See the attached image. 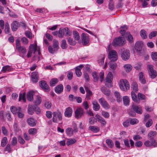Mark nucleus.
I'll return each instance as SVG.
<instances>
[{"instance_id":"46","label":"nucleus","mask_w":157,"mask_h":157,"mask_svg":"<svg viewBox=\"0 0 157 157\" xmlns=\"http://www.w3.org/2000/svg\"><path fill=\"white\" fill-rule=\"evenodd\" d=\"M76 140L75 139H68L67 140L66 144L67 146H69L71 144H73L75 143L76 142Z\"/></svg>"},{"instance_id":"12","label":"nucleus","mask_w":157,"mask_h":157,"mask_svg":"<svg viewBox=\"0 0 157 157\" xmlns=\"http://www.w3.org/2000/svg\"><path fill=\"white\" fill-rule=\"evenodd\" d=\"M143 45V43L140 41L137 42L135 44V48L139 54H141L143 51L142 49Z\"/></svg>"},{"instance_id":"26","label":"nucleus","mask_w":157,"mask_h":157,"mask_svg":"<svg viewBox=\"0 0 157 157\" xmlns=\"http://www.w3.org/2000/svg\"><path fill=\"white\" fill-rule=\"evenodd\" d=\"M156 135V132L155 131H151L148 134V136L150 140L154 139V138Z\"/></svg>"},{"instance_id":"36","label":"nucleus","mask_w":157,"mask_h":157,"mask_svg":"<svg viewBox=\"0 0 157 157\" xmlns=\"http://www.w3.org/2000/svg\"><path fill=\"white\" fill-rule=\"evenodd\" d=\"M67 41L68 43L71 45H75L76 44V42L70 37L67 38Z\"/></svg>"},{"instance_id":"61","label":"nucleus","mask_w":157,"mask_h":157,"mask_svg":"<svg viewBox=\"0 0 157 157\" xmlns=\"http://www.w3.org/2000/svg\"><path fill=\"white\" fill-rule=\"evenodd\" d=\"M137 96L138 98V99L140 101V100H144L146 98L145 96L144 95L140 93L138 94Z\"/></svg>"},{"instance_id":"38","label":"nucleus","mask_w":157,"mask_h":157,"mask_svg":"<svg viewBox=\"0 0 157 157\" xmlns=\"http://www.w3.org/2000/svg\"><path fill=\"white\" fill-rule=\"evenodd\" d=\"M123 101L124 105H129V97L127 96H124L123 98Z\"/></svg>"},{"instance_id":"64","label":"nucleus","mask_w":157,"mask_h":157,"mask_svg":"<svg viewBox=\"0 0 157 157\" xmlns=\"http://www.w3.org/2000/svg\"><path fill=\"white\" fill-rule=\"evenodd\" d=\"M2 132L3 134L5 136H7L8 134V132L6 128L4 126H3L2 127Z\"/></svg>"},{"instance_id":"7","label":"nucleus","mask_w":157,"mask_h":157,"mask_svg":"<svg viewBox=\"0 0 157 157\" xmlns=\"http://www.w3.org/2000/svg\"><path fill=\"white\" fill-rule=\"evenodd\" d=\"M37 51L36 46H35L33 44H31L29 47V49L27 56L28 58L30 57L33 52L34 53Z\"/></svg>"},{"instance_id":"57","label":"nucleus","mask_w":157,"mask_h":157,"mask_svg":"<svg viewBox=\"0 0 157 157\" xmlns=\"http://www.w3.org/2000/svg\"><path fill=\"white\" fill-rule=\"evenodd\" d=\"M48 49L49 52L51 53H54L57 51L55 48H53L51 46L48 47Z\"/></svg>"},{"instance_id":"31","label":"nucleus","mask_w":157,"mask_h":157,"mask_svg":"<svg viewBox=\"0 0 157 157\" xmlns=\"http://www.w3.org/2000/svg\"><path fill=\"white\" fill-rule=\"evenodd\" d=\"M131 88L133 92H137L138 90L137 84L136 82H133L131 86Z\"/></svg>"},{"instance_id":"20","label":"nucleus","mask_w":157,"mask_h":157,"mask_svg":"<svg viewBox=\"0 0 157 157\" xmlns=\"http://www.w3.org/2000/svg\"><path fill=\"white\" fill-rule=\"evenodd\" d=\"M109 66L111 70L114 73L115 70L117 67V65L116 63H114L113 61H111L109 63Z\"/></svg>"},{"instance_id":"54","label":"nucleus","mask_w":157,"mask_h":157,"mask_svg":"<svg viewBox=\"0 0 157 157\" xmlns=\"http://www.w3.org/2000/svg\"><path fill=\"white\" fill-rule=\"evenodd\" d=\"M66 132L67 134L70 136H71L73 134V130L71 128H67L66 129Z\"/></svg>"},{"instance_id":"58","label":"nucleus","mask_w":157,"mask_h":157,"mask_svg":"<svg viewBox=\"0 0 157 157\" xmlns=\"http://www.w3.org/2000/svg\"><path fill=\"white\" fill-rule=\"evenodd\" d=\"M10 29L9 24L7 22L5 24V33L7 34L9 33V32Z\"/></svg>"},{"instance_id":"2","label":"nucleus","mask_w":157,"mask_h":157,"mask_svg":"<svg viewBox=\"0 0 157 157\" xmlns=\"http://www.w3.org/2000/svg\"><path fill=\"white\" fill-rule=\"evenodd\" d=\"M119 84L120 89L122 90L126 91L130 88L128 81L125 79L120 80Z\"/></svg>"},{"instance_id":"40","label":"nucleus","mask_w":157,"mask_h":157,"mask_svg":"<svg viewBox=\"0 0 157 157\" xmlns=\"http://www.w3.org/2000/svg\"><path fill=\"white\" fill-rule=\"evenodd\" d=\"M25 93H24L23 94H20L19 96V101H20L22 100L24 102H26V100L25 98Z\"/></svg>"},{"instance_id":"35","label":"nucleus","mask_w":157,"mask_h":157,"mask_svg":"<svg viewBox=\"0 0 157 157\" xmlns=\"http://www.w3.org/2000/svg\"><path fill=\"white\" fill-rule=\"evenodd\" d=\"M105 141L106 143L109 147L112 148L113 146V143L111 140L108 139H106Z\"/></svg>"},{"instance_id":"15","label":"nucleus","mask_w":157,"mask_h":157,"mask_svg":"<svg viewBox=\"0 0 157 157\" xmlns=\"http://www.w3.org/2000/svg\"><path fill=\"white\" fill-rule=\"evenodd\" d=\"M31 78L32 82L34 83L37 82L38 80V75L36 72H33L31 74Z\"/></svg>"},{"instance_id":"10","label":"nucleus","mask_w":157,"mask_h":157,"mask_svg":"<svg viewBox=\"0 0 157 157\" xmlns=\"http://www.w3.org/2000/svg\"><path fill=\"white\" fill-rule=\"evenodd\" d=\"M75 113V118L77 119L80 118L83 115V109L81 108H78L76 110Z\"/></svg>"},{"instance_id":"51","label":"nucleus","mask_w":157,"mask_h":157,"mask_svg":"<svg viewBox=\"0 0 157 157\" xmlns=\"http://www.w3.org/2000/svg\"><path fill=\"white\" fill-rule=\"evenodd\" d=\"M140 35L142 38L143 39H146L147 37V36L146 35V32L144 30H142L140 31Z\"/></svg>"},{"instance_id":"49","label":"nucleus","mask_w":157,"mask_h":157,"mask_svg":"<svg viewBox=\"0 0 157 157\" xmlns=\"http://www.w3.org/2000/svg\"><path fill=\"white\" fill-rule=\"evenodd\" d=\"M58 82V80L56 78H54L51 79L50 82V85L51 86H54Z\"/></svg>"},{"instance_id":"47","label":"nucleus","mask_w":157,"mask_h":157,"mask_svg":"<svg viewBox=\"0 0 157 157\" xmlns=\"http://www.w3.org/2000/svg\"><path fill=\"white\" fill-rule=\"evenodd\" d=\"M61 47L63 49H65L67 48V44L66 43V41L65 39L62 40L61 45Z\"/></svg>"},{"instance_id":"48","label":"nucleus","mask_w":157,"mask_h":157,"mask_svg":"<svg viewBox=\"0 0 157 157\" xmlns=\"http://www.w3.org/2000/svg\"><path fill=\"white\" fill-rule=\"evenodd\" d=\"M130 123L132 125H134L138 123L139 121L136 118H130L129 119Z\"/></svg>"},{"instance_id":"60","label":"nucleus","mask_w":157,"mask_h":157,"mask_svg":"<svg viewBox=\"0 0 157 157\" xmlns=\"http://www.w3.org/2000/svg\"><path fill=\"white\" fill-rule=\"evenodd\" d=\"M25 36L29 38L32 39V33L29 31H26L25 32Z\"/></svg>"},{"instance_id":"42","label":"nucleus","mask_w":157,"mask_h":157,"mask_svg":"<svg viewBox=\"0 0 157 157\" xmlns=\"http://www.w3.org/2000/svg\"><path fill=\"white\" fill-rule=\"evenodd\" d=\"M120 29H121L120 31V33L122 35V36H123L124 35L126 32V30L127 29L126 26L124 25L121 27Z\"/></svg>"},{"instance_id":"22","label":"nucleus","mask_w":157,"mask_h":157,"mask_svg":"<svg viewBox=\"0 0 157 157\" xmlns=\"http://www.w3.org/2000/svg\"><path fill=\"white\" fill-rule=\"evenodd\" d=\"M19 27V24L18 22L16 21H14L13 22L11 25V28L13 31H16Z\"/></svg>"},{"instance_id":"24","label":"nucleus","mask_w":157,"mask_h":157,"mask_svg":"<svg viewBox=\"0 0 157 157\" xmlns=\"http://www.w3.org/2000/svg\"><path fill=\"white\" fill-rule=\"evenodd\" d=\"M139 78L142 84H144L146 83V80L144 76L143 73L142 72H140L139 74Z\"/></svg>"},{"instance_id":"53","label":"nucleus","mask_w":157,"mask_h":157,"mask_svg":"<svg viewBox=\"0 0 157 157\" xmlns=\"http://www.w3.org/2000/svg\"><path fill=\"white\" fill-rule=\"evenodd\" d=\"M29 133L30 135H34L37 132V130L36 128H31L29 129Z\"/></svg>"},{"instance_id":"34","label":"nucleus","mask_w":157,"mask_h":157,"mask_svg":"<svg viewBox=\"0 0 157 157\" xmlns=\"http://www.w3.org/2000/svg\"><path fill=\"white\" fill-rule=\"evenodd\" d=\"M64 34L66 36H70L72 34V33L68 28L66 27L63 29Z\"/></svg>"},{"instance_id":"17","label":"nucleus","mask_w":157,"mask_h":157,"mask_svg":"<svg viewBox=\"0 0 157 157\" xmlns=\"http://www.w3.org/2000/svg\"><path fill=\"white\" fill-rule=\"evenodd\" d=\"M72 110L71 108L68 107L67 108L64 113L65 117H71L72 116Z\"/></svg>"},{"instance_id":"39","label":"nucleus","mask_w":157,"mask_h":157,"mask_svg":"<svg viewBox=\"0 0 157 157\" xmlns=\"http://www.w3.org/2000/svg\"><path fill=\"white\" fill-rule=\"evenodd\" d=\"M53 47L56 50H58L59 48V43L58 40H54L53 41Z\"/></svg>"},{"instance_id":"59","label":"nucleus","mask_w":157,"mask_h":157,"mask_svg":"<svg viewBox=\"0 0 157 157\" xmlns=\"http://www.w3.org/2000/svg\"><path fill=\"white\" fill-rule=\"evenodd\" d=\"M151 141L150 142V144L151 147L153 146L154 147H157V142H156L155 139H152V140H150Z\"/></svg>"},{"instance_id":"14","label":"nucleus","mask_w":157,"mask_h":157,"mask_svg":"<svg viewBox=\"0 0 157 157\" xmlns=\"http://www.w3.org/2000/svg\"><path fill=\"white\" fill-rule=\"evenodd\" d=\"M132 109L136 113L141 114L142 112V110L141 108L139 106L133 105L132 107Z\"/></svg>"},{"instance_id":"3","label":"nucleus","mask_w":157,"mask_h":157,"mask_svg":"<svg viewBox=\"0 0 157 157\" xmlns=\"http://www.w3.org/2000/svg\"><path fill=\"white\" fill-rule=\"evenodd\" d=\"M148 71L149 75L152 78H155L157 75V72L153 69V67L152 65H148L147 66Z\"/></svg>"},{"instance_id":"4","label":"nucleus","mask_w":157,"mask_h":157,"mask_svg":"<svg viewBox=\"0 0 157 157\" xmlns=\"http://www.w3.org/2000/svg\"><path fill=\"white\" fill-rule=\"evenodd\" d=\"M52 121L54 122L57 123L62 119V116L59 112H55L53 113Z\"/></svg>"},{"instance_id":"11","label":"nucleus","mask_w":157,"mask_h":157,"mask_svg":"<svg viewBox=\"0 0 157 157\" xmlns=\"http://www.w3.org/2000/svg\"><path fill=\"white\" fill-rule=\"evenodd\" d=\"M39 84L40 86L45 92H48L49 91V87L45 81L43 80L40 81Z\"/></svg>"},{"instance_id":"21","label":"nucleus","mask_w":157,"mask_h":157,"mask_svg":"<svg viewBox=\"0 0 157 157\" xmlns=\"http://www.w3.org/2000/svg\"><path fill=\"white\" fill-rule=\"evenodd\" d=\"M93 109L95 111H98L100 109V106L96 101H92Z\"/></svg>"},{"instance_id":"27","label":"nucleus","mask_w":157,"mask_h":157,"mask_svg":"<svg viewBox=\"0 0 157 157\" xmlns=\"http://www.w3.org/2000/svg\"><path fill=\"white\" fill-rule=\"evenodd\" d=\"M89 129L94 132H97L99 131V128L96 126H90Z\"/></svg>"},{"instance_id":"45","label":"nucleus","mask_w":157,"mask_h":157,"mask_svg":"<svg viewBox=\"0 0 157 157\" xmlns=\"http://www.w3.org/2000/svg\"><path fill=\"white\" fill-rule=\"evenodd\" d=\"M44 105L45 107L48 109H50L52 106L51 103L48 100H45L44 101Z\"/></svg>"},{"instance_id":"16","label":"nucleus","mask_w":157,"mask_h":157,"mask_svg":"<svg viewBox=\"0 0 157 157\" xmlns=\"http://www.w3.org/2000/svg\"><path fill=\"white\" fill-rule=\"evenodd\" d=\"M27 122L29 125L31 127H33L36 125V121L34 118H29L27 120Z\"/></svg>"},{"instance_id":"33","label":"nucleus","mask_w":157,"mask_h":157,"mask_svg":"<svg viewBox=\"0 0 157 157\" xmlns=\"http://www.w3.org/2000/svg\"><path fill=\"white\" fill-rule=\"evenodd\" d=\"M124 67L126 71L127 72H129L132 69V66L129 64H127L124 66Z\"/></svg>"},{"instance_id":"30","label":"nucleus","mask_w":157,"mask_h":157,"mask_svg":"<svg viewBox=\"0 0 157 157\" xmlns=\"http://www.w3.org/2000/svg\"><path fill=\"white\" fill-rule=\"evenodd\" d=\"M13 68L10 67L9 65L5 66L2 67V71L6 72V71H10L12 70Z\"/></svg>"},{"instance_id":"13","label":"nucleus","mask_w":157,"mask_h":157,"mask_svg":"<svg viewBox=\"0 0 157 157\" xmlns=\"http://www.w3.org/2000/svg\"><path fill=\"white\" fill-rule=\"evenodd\" d=\"M81 38L82 43L83 45H86L89 43L90 38L85 33H82Z\"/></svg>"},{"instance_id":"29","label":"nucleus","mask_w":157,"mask_h":157,"mask_svg":"<svg viewBox=\"0 0 157 157\" xmlns=\"http://www.w3.org/2000/svg\"><path fill=\"white\" fill-rule=\"evenodd\" d=\"M41 101L42 99L41 97L39 96H37L34 102L35 105H40L41 103Z\"/></svg>"},{"instance_id":"52","label":"nucleus","mask_w":157,"mask_h":157,"mask_svg":"<svg viewBox=\"0 0 157 157\" xmlns=\"http://www.w3.org/2000/svg\"><path fill=\"white\" fill-rule=\"evenodd\" d=\"M105 58L104 55H101L100 56V58L98 60V63L101 65H102L104 63V60Z\"/></svg>"},{"instance_id":"44","label":"nucleus","mask_w":157,"mask_h":157,"mask_svg":"<svg viewBox=\"0 0 157 157\" xmlns=\"http://www.w3.org/2000/svg\"><path fill=\"white\" fill-rule=\"evenodd\" d=\"M34 110V106L32 107V105H29L28 108V113L30 115L33 114Z\"/></svg>"},{"instance_id":"55","label":"nucleus","mask_w":157,"mask_h":157,"mask_svg":"<svg viewBox=\"0 0 157 157\" xmlns=\"http://www.w3.org/2000/svg\"><path fill=\"white\" fill-rule=\"evenodd\" d=\"M7 143V139L6 137H3L1 141V146L4 147Z\"/></svg>"},{"instance_id":"50","label":"nucleus","mask_w":157,"mask_h":157,"mask_svg":"<svg viewBox=\"0 0 157 157\" xmlns=\"http://www.w3.org/2000/svg\"><path fill=\"white\" fill-rule=\"evenodd\" d=\"M151 57L152 59L154 61H157V52H153L151 53Z\"/></svg>"},{"instance_id":"41","label":"nucleus","mask_w":157,"mask_h":157,"mask_svg":"<svg viewBox=\"0 0 157 157\" xmlns=\"http://www.w3.org/2000/svg\"><path fill=\"white\" fill-rule=\"evenodd\" d=\"M102 92L106 96H109L110 94V91L107 89L102 88L101 89Z\"/></svg>"},{"instance_id":"8","label":"nucleus","mask_w":157,"mask_h":157,"mask_svg":"<svg viewBox=\"0 0 157 157\" xmlns=\"http://www.w3.org/2000/svg\"><path fill=\"white\" fill-rule=\"evenodd\" d=\"M113 75L111 72H109L105 79V85H107L108 87H111V86L110 84L108 85V84H110L112 82V80L113 79Z\"/></svg>"},{"instance_id":"9","label":"nucleus","mask_w":157,"mask_h":157,"mask_svg":"<svg viewBox=\"0 0 157 157\" xmlns=\"http://www.w3.org/2000/svg\"><path fill=\"white\" fill-rule=\"evenodd\" d=\"M98 101L102 107L105 109H109L110 108V106L105 99L103 98L99 99Z\"/></svg>"},{"instance_id":"23","label":"nucleus","mask_w":157,"mask_h":157,"mask_svg":"<svg viewBox=\"0 0 157 157\" xmlns=\"http://www.w3.org/2000/svg\"><path fill=\"white\" fill-rule=\"evenodd\" d=\"M131 95L132 99L133 101L138 103H140V101L137 98L136 95L134 92L132 91L131 93Z\"/></svg>"},{"instance_id":"32","label":"nucleus","mask_w":157,"mask_h":157,"mask_svg":"<svg viewBox=\"0 0 157 157\" xmlns=\"http://www.w3.org/2000/svg\"><path fill=\"white\" fill-rule=\"evenodd\" d=\"M114 95L117 98V100L118 102H120L122 101V97L120 95L118 91H115Z\"/></svg>"},{"instance_id":"28","label":"nucleus","mask_w":157,"mask_h":157,"mask_svg":"<svg viewBox=\"0 0 157 157\" xmlns=\"http://www.w3.org/2000/svg\"><path fill=\"white\" fill-rule=\"evenodd\" d=\"M16 49L19 52L23 54H25L26 52V48L23 46H20Z\"/></svg>"},{"instance_id":"5","label":"nucleus","mask_w":157,"mask_h":157,"mask_svg":"<svg viewBox=\"0 0 157 157\" xmlns=\"http://www.w3.org/2000/svg\"><path fill=\"white\" fill-rule=\"evenodd\" d=\"M122 53L121 57L122 59L124 60H126L129 59L130 57V53L129 51L124 48L121 49Z\"/></svg>"},{"instance_id":"6","label":"nucleus","mask_w":157,"mask_h":157,"mask_svg":"<svg viewBox=\"0 0 157 157\" xmlns=\"http://www.w3.org/2000/svg\"><path fill=\"white\" fill-rule=\"evenodd\" d=\"M109 58L111 61L114 62L117 59V56L116 52L112 50L109 52Z\"/></svg>"},{"instance_id":"37","label":"nucleus","mask_w":157,"mask_h":157,"mask_svg":"<svg viewBox=\"0 0 157 157\" xmlns=\"http://www.w3.org/2000/svg\"><path fill=\"white\" fill-rule=\"evenodd\" d=\"M73 37L75 40H78L80 38L78 33L76 31H74L73 32Z\"/></svg>"},{"instance_id":"18","label":"nucleus","mask_w":157,"mask_h":157,"mask_svg":"<svg viewBox=\"0 0 157 157\" xmlns=\"http://www.w3.org/2000/svg\"><path fill=\"white\" fill-rule=\"evenodd\" d=\"M63 85L61 84H59L57 85L55 89V92L57 94H60L63 92Z\"/></svg>"},{"instance_id":"56","label":"nucleus","mask_w":157,"mask_h":157,"mask_svg":"<svg viewBox=\"0 0 157 157\" xmlns=\"http://www.w3.org/2000/svg\"><path fill=\"white\" fill-rule=\"evenodd\" d=\"M92 75L94 78V81L97 82L98 80V77L97 75V73L96 72H94L92 74Z\"/></svg>"},{"instance_id":"19","label":"nucleus","mask_w":157,"mask_h":157,"mask_svg":"<svg viewBox=\"0 0 157 157\" xmlns=\"http://www.w3.org/2000/svg\"><path fill=\"white\" fill-rule=\"evenodd\" d=\"M34 94V91L32 90L29 91L27 94V100L29 101H33V96Z\"/></svg>"},{"instance_id":"43","label":"nucleus","mask_w":157,"mask_h":157,"mask_svg":"<svg viewBox=\"0 0 157 157\" xmlns=\"http://www.w3.org/2000/svg\"><path fill=\"white\" fill-rule=\"evenodd\" d=\"M58 36L60 38H63L64 34L63 29H59L58 31Z\"/></svg>"},{"instance_id":"63","label":"nucleus","mask_w":157,"mask_h":157,"mask_svg":"<svg viewBox=\"0 0 157 157\" xmlns=\"http://www.w3.org/2000/svg\"><path fill=\"white\" fill-rule=\"evenodd\" d=\"M21 40L24 44H27L29 42L28 39L25 37H23L21 38Z\"/></svg>"},{"instance_id":"1","label":"nucleus","mask_w":157,"mask_h":157,"mask_svg":"<svg viewBox=\"0 0 157 157\" xmlns=\"http://www.w3.org/2000/svg\"><path fill=\"white\" fill-rule=\"evenodd\" d=\"M126 41L124 37L119 36L115 38L112 42V45L114 46H121L124 44Z\"/></svg>"},{"instance_id":"25","label":"nucleus","mask_w":157,"mask_h":157,"mask_svg":"<svg viewBox=\"0 0 157 157\" xmlns=\"http://www.w3.org/2000/svg\"><path fill=\"white\" fill-rule=\"evenodd\" d=\"M20 109H21V108L20 107H16L13 106H12L10 108L11 112L14 114L17 113Z\"/></svg>"},{"instance_id":"62","label":"nucleus","mask_w":157,"mask_h":157,"mask_svg":"<svg viewBox=\"0 0 157 157\" xmlns=\"http://www.w3.org/2000/svg\"><path fill=\"white\" fill-rule=\"evenodd\" d=\"M157 34V32L156 31H152L149 35L148 37L150 39H151L153 37L155 36Z\"/></svg>"}]
</instances>
